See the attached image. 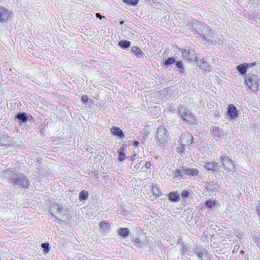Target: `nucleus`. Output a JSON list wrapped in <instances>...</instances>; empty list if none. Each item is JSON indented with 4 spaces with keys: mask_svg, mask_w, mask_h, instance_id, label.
<instances>
[{
    "mask_svg": "<svg viewBox=\"0 0 260 260\" xmlns=\"http://www.w3.org/2000/svg\"><path fill=\"white\" fill-rule=\"evenodd\" d=\"M258 77L255 74H248L244 76V83L253 92L258 89Z\"/></svg>",
    "mask_w": 260,
    "mask_h": 260,
    "instance_id": "nucleus-1",
    "label": "nucleus"
},
{
    "mask_svg": "<svg viewBox=\"0 0 260 260\" xmlns=\"http://www.w3.org/2000/svg\"><path fill=\"white\" fill-rule=\"evenodd\" d=\"M178 112L180 117L184 122H188L189 124H195L197 122L196 116L187 109L181 108Z\"/></svg>",
    "mask_w": 260,
    "mask_h": 260,
    "instance_id": "nucleus-2",
    "label": "nucleus"
},
{
    "mask_svg": "<svg viewBox=\"0 0 260 260\" xmlns=\"http://www.w3.org/2000/svg\"><path fill=\"white\" fill-rule=\"evenodd\" d=\"M220 159L224 169L228 172H234L236 165L234 161L228 156H222Z\"/></svg>",
    "mask_w": 260,
    "mask_h": 260,
    "instance_id": "nucleus-3",
    "label": "nucleus"
},
{
    "mask_svg": "<svg viewBox=\"0 0 260 260\" xmlns=\"http://www.w3.org/2000/svg\"><path fill=\"white\" fill-rule=\"evenodd\" d=\"M14 184L21 186L23 188H28L29 182L28 178L23 174H16L12 178Z\"/></svg>",
    "mask_w": 260,
    "mask_h": 260,
    "instance_id": "nucleus-4",
    "label": "nucleus"
},
{
    "mask_svg": "<svg viewBox=\"0 0 260 260\" xmlns=\"http://www.w3.org/2000/svg\"><path fill=\"white\" fill-rule=\"evenodd\" d=\"M193 136L189 132H185L179 137L178 142L179 145L188 146L193 142Z\"/></svg>",
    "mask_w": 260,
    "mask_h": 260,
    "instance_id": "nucleus-5",
    "label": "nucleus"
},
{
    "mask_svg": "<svg viewBox=\"0 0 260 260\" xmlns=\"http://www.w3.org/2000/svg\"><path fill=\"white\" fill-rule=\"evenodd\" d=\"M13 13L7 9L0 6V22L7 23L11 20Z\"/></svg>",
    "mask_w": 260,
    "mask_h": 260,
    "instance_id": "nucleus-6",
    "label": "nucleus"
},
{
    "mask_svg": "<svg viewBox=\"0 0 260 260\" xmlns=\"http://www.w3.org/2000/svg\"><path fill=\"white\" fill-rule=\"evenodd\" d=\"M168 138V131L165 127H159L157 129L156 138L161 143H164Z\"/></svg>",
    "mask_w": 260,
    "mask_h": 260,
    "instance_id": "nucleus-7",
    "label": "nucleus"
},
{
    "mask_svg": "<svg viewBox=\"0 0 260 260\" xmlns=\"http://www.w3.org/2000/svg\"><path fill=\"white\" fill-rule=\"evenodd\" d=\"M205 169L208 172L214 173L219 169L218 164L214 161H207L205 164Z\"/></svg>",
    "mask_w": 260,
    "mask_h": 260,
    "instance_id": "nucleus-8",
    "label": "nucleus"
},
{
    "mask_svg": "<svg viewBox=\"0 0 260 260\" xmlns=\"http://www.w3.org/2000/svg\"><path fill=\"white\" fill-rule=\"evenodd\" d=\"M238 111L236 107L232 104L229 105L227 110V115L231 119H236L238 116Z\"/></svg>",
    "mask_w": 260,
    "mask_h": 260,
    "instance_id": "nucleus-9",
    "label": "nucleus"
},
{
    "mask_svg": "<svg viewBox=\"0 0 260 260\" xmlns=\"http://www.w3.org/2000/svg\"><path fill=\"white\" fill-rule=\"evenodd\" d=\"M253 65H254V63H244L237 66L236 67V70L238 71L240 75H243L247 73V70L250 67Z\"/></svg>",
    "mask_w": 260,
    "mask_h": 260,
    "instance_id": "nucleus-10",
    "label": "nucleus"
},
{
    "mask_svg": "<svg viewBox=\"0 0 260 260\" xmlns=\"http://www.w3.org/2000/svg\"><path fill=\"white\" fill-rule=\"evenodd\" d=\"M211 133L216 141H219L222 136V130L219 127L214 126L211 128Z\"/></svg>",
    "mask_w": 260,
    "mask_h": 260,
    "instance_id": "nucleus-11",
    "label": "nucleus"
},
{
    "mask_svg": "<svg viewBox=\"0 0 260 260\" xmlns=\"http://www.w3.org/2000/svg\"><path fill=\"white\" fill-rule=\"evenodd\" d=\"M110 132L112 135L119 138H124V134L122 130L118 127L113 126L110 128Z\"/></svg>",
    "mask_w": 260,
    "mask_h": 260,
    "instance_id": "nucleus-12",
    "label": "nucleus"
},
{
    "mask_svg": "<svg viewBox=\"0 0 260 260\" xmlns=\"http://www.w3.org/2000/svg\"><path fill=\"white\" fill-rule=\"evenodd\" d=\"M169 200L173 202H177L179 200V196L177 191L170 192L168 195Z\"/></svg>",
    "mask_w": 260,
    "mask_h": 260,
    "instance_id": "nucleus-13",
    "label": "nucleus"
},
{
    "mask_svg": "<svg viewBox=\"0 0 260 260\" xmlns=\"http://www.w3.org/2000/svg\"><path fill=\"white\" fill-rule=\"evenodd\" d=\"M131 50L137 57H142L144 55V52L138 47L134 46L132 48Z\"/></svg>",
    "mask_w": 260,
    "mask_h": 260,
    "instance_id": "nucleus-14",
    "label": "nucleus"
},
{
    "mask_svg": "<svg viewBox=\"0 0 260 260\" xmlns=\"http://www.w3.org/2000/svg\"><path fill=\"white\" fill-rule=\"evenodd\" d=\"M185 172L186 176L190 175L192 176H197L199 174V171L197 169H189L188 168H185Z\"/></svg>",
    "mask_w": 260,
    "mask_h": 260,
    "instance_id": "nucleus-15",
    "label": "nucleus"
},
{
    "mask_svg": "<svg viewBox=\"0 0 260 260\" xmlns=\"http://www.w3.org/2000/svg\"><path fill=\"white\" fill-rule=\"evenodd\" d=\"M118 233L120 236L126 238L129 235V230L127 228H120L118 230Z\"/></svg>",
    "mask_w": 260,
    "mask_h": 260,
    "instance_id": "nucleus-16",
    "label": "nucleus"
},
{
    "mask_svg": "<svg viewBox=\"0 0 260 260\" xmlns=\"http://www.w3.org/2000/svg\"><path fill=\"white\" fill-rule=\"evenodd\" d=\"M176 176L179 177L180 178H186L184 167H182L181 168L177 170Z\"/></svg>",
    "mask_w": 260,
    "mask_h": 260,
    "instance_id": "nucleus-17",
    "label": "nucleus"
},
{
    "mask_svg": "<svg viewBox=\"0 0 260 260\" xmlns=\"http://www.w3.org/2000/svg\"><path fill=\"white\" fill-rule=\"evenodd\" d=\"M88 192L86 190H82L80 192L79 199L80 201H82L88 199Z\"/></svg>",
    "mask_w": 260,
    "mask_h": 260,
    "instance_id": "nucleus-18",
    "label": "nucleus"
},
{
    "mask_svg": "<svg viewBox=\"0 0 260 260\" xmlns=\"http://www.w3.org/2000/svg\"><path fill=\"white\" fill-rule=\"evenodd\" d=\"M109 228V225L107 222L106 221H103L101 222L99 224V228L100 231H102L103 232H105L108 230Z\"/></svg>",
    "mask_w": 260,
    "mask_h": 260,
    "instance_id": "nucleus-19",
    "label": "nucleus"
},
{
    "mask_svg": "<svg viewBox=\"0 0 260 260\" xmlns=\"http://www.w3.org/2000/svg\"><path fill=\"white\" fill-rule=\"evenodd\" d=\"M152 194L155 196V197H158L161 196V192L159 190V189L156 186H153L152 187L151 189Z\"/></svg>",
    "mask_w": 260,
    "mask_h": 260,
    "instance_id": "nucleus-20",
    "label": "nucleus"
},
{
    "mask_svg": "<svg viewBox=\"0 0 260 260\" xmlns=\"http://www.w3.org/2000/svg\"><path fill=\"white\" fill-rule=\"evenodd\" d=\"M218 204V203L217 201H216L214 200H207L205 202V205L207 207L209 208H211L213 207L216 206Z\"/></svg>",
    "mask_w": 260,
    "mask_h": 260,
    "instance_id": "nucleus-21",
    "label": "nucleus"
},
{
    "mask_svg": "<svg viewBox=\"0 0 260 260\" xmlns=\"http://www.w3.org/2000/svg\"><path fill=\"white\" fill-rule=\"evenodd\" d=\"M124 150V147H121L119 150L118 151V159L120 161L124 160L126 158V155L124 152H123Z\"/></svg>",
    "mask_w": 260,
    "mask_h": 260,
    "instance_id": "nucleus-22",
    "label": "nucleus"
},
{
    "mask_svg": "<svg viewBox=\"0 0 260 260\" xmlns=\"http://www.w3.org/2000/svg\"><path fill=\"white\" fill-rule=\"evenodd\" d=\"M119 46L122 48H127L131 46V42L127 40L120 41L119 42Z\"/></svg>",
    "mask_w": 260,
    "mask_h": 260,
    "instance_id": "nucleus-23",
    "label": "nucleus"
},
{
    "mask_svg": "<svg viewBox=\"0 0 260 260\" xmlns=\"http://www.w3.org/2000/svg\"><path fill=\"white\" fill-rule=\"evenodd\" d=\"M16 117L18 119L21 120L23 122H25L27 119V115L24 112L18 113Z\"/></svg>",
    "mask_w": 260,
    "mask_h": 260,
    "instance_id": "nucleus-24",
    "label": "nucleus"
},
{
    "mask_svg": "<svg viewBox=\"0 0 260 260\" xmlns=\"http://www.w3.org/2000/svg\"><path fill=\"white\" fill-rule=\"evenodd\" d=\"M123 2L129 6H137L139 2V0H122Z\"/></svg>",
    "mask_w": 260,
    "mask_h": 260,
    "instance_id": "nucleus-25",
    "label": "nucleus"
},
{
    "mask_svg": "<svg viewBox=\"0 0 260 260\" xmlns=\"http://www.w3.org/2000/svg\"><path fill=\"white\" fill-rule=\"evenodd\" d=\"M175 62V59L173 57H169L167 59H166L164 62V66L166 67L168 66L170 64H173Z\"/></svg>",
    "mask_w": 260,
    "mask_h": 260,
    "instance_id": "nucleus-26",
    "label": "nucleus"
},
{
    "mask_svg": "<svg viewBox=\"0 0 260 260\" xmlns=\"http://www.w3.org/2000/svg\"><path fill=\"white\" fill-rule=\"evenodd\" d=\"M41 247L44 249V253H48L49 251V244L48 243H43L41 244Z\"/></svg>",
    "mask_w": 260,
    "mask_h": 260,
    "instance_id": "nucleus-27",
    "label": "nucleus"
},
{
    "mask_svg": "<svg viewBox=\"0 0 260 260\" xmlns=\"http://www.w3.org/2000/svg\"><path fill=\"white\" fill-rule=\"evenodd\" d=\"M187 146L186 145H179V146L176 148L177 152L181 154L184 152L185 150V147Z\"/></svg>",
    "mask_w": 260,
    "mask_h": 260,
    "instance_id": "nucleus-28",
    "label": "nucleus"
},
{
    "mask_svg": "<svg viewBox=\"0 0 260 260\" xmlns=\"http://www.w3.org/2000/svg\"><path fill=\"white\" fill-rule=\"evenodd\" d=\"M181 196L183 199H186L189 197L190 193L188 190H184L181 192Z\"/></svg>",
    "mask_w": 260,
    "mask_h": 260,
    "instance_id": "nucleus-29",
    "label": "nucleus"
},
{
    "mask_svg": "<svg viewBox=\"0 0 260 260\" xmlns=\"http://www.w3.org/2000/svg\"><path fill=\"white\" fill-rule=\"evenodd\" d=\"M176 67L178 69H182L183 70L180 71V72L181 73L183 72V70H184V69H183V64L182 62L181 61H178L176 62Z\"/></svg>",
    "mask_w": 260,
    "mask_h": 260,
    "instance_id": "nucleus-30",
    "label": "nucleus"
},
{
    "mask_svg": "<svg viewBox=\"0 0 260 260\" xmlns=\"http://www.w3.org/2000/svg\"><path fill=\"white\" fill-rule=\"evenodd\" d=\"M88 100V96L87 95L84 94L81 96V101L84 104L87 103Z\"/></svg>",
    "mask_w": 260,
    "mask_h": 260,
    "instance_id": "nucleus-31",
    "label": "nucleus"
},
{
    "mask_svg": "<svg viewBox=\"0 0 260 260\" xmlns=\"http://www.w3.org/2000/svg\"><path fill=\"white\" fill-rule=\"evenodd\" d=\"M141 161L140 162H138V163H137L135 166H134V169H135V171L137 172H138L139 170L140 169V167H141Z\"/></svg>",
    "mask_w": 260,
    "mask_h": 260,
    "instance_id": "nucleus-32",
    "label": "nucleus"
},
{
    "mask_svg": "<svg viewBox=\"0 0 260 260\" xmlns=\"http://www.w3.org/2000/svg\"><path fill=\"white\" fill-rule=\"evenodd\" d=\"M137 156V154L135 152L132 154V155L130 156V159L132 161H134Z\"/></svg>",
    "mask_w": 260,
    "mask_h": 260,
    "instance_id": "nucleus-33",
    "label": "nucleus"
},
{
    "mask_svg": "<svg viewBox=\"0 0 260 260\" xmlns=\"http://www.w3.org/2000/svg\"><path fill=\"white\" fill-rule=\"evenodd\" d=\"M151 166V162H150V161H147L146 162V163L145 164V167L146 169H149Z\"/></svg>",
    "mask_w": 260,
    "mask_h": 260,
    "instance_id": "nucleus-34",
    "label": "nucleus"
},
{
    "mask_svg": "<svg viewBox=\"0 0 260 260\" xmlns=\"http://www.w3.org/2000/svg\"><path fill=\"white\" fill-rule=\"evenodd\" d=\"M256 212L258 217L260 219V204L256 207Z\"/></svg>",
    "mask_w": 260,
    "mask_h": 260,
    "instance_id": "nucleus-35",
    "label": "nucleus"
},
{
    "mask_svg": "<svg viewBox=\"0 0 260 260\" xmlns=\"http://www.w3.org/2000/svg\"><path fill=\"white\" fill-rule=\"evenodd\" d=\"M140 240L139 239V238L138 237H137L135 239H134V242L136 244H138L140 243Z\"/></svg>",
    "mask_w": 260,
    "mask_h": 260,
    "instance_id": "nucleus-36",
    "label": "nucleus"
},
{
    "mask_svg": "<svg viewBox=\"0 0 260 260\" xmlns=\"http://www.w3.org/2000/svg\"><path fill=\"white\" fill-rule=\"evenodd\" d=\"M96 17L99 18V19H102L103 18H104V17H103L101 15H100V14L99 13H96Z\"/></svg>",
    "mask_w": 260,
    "mask_h": 260,
    "instance_id": "nucleus-37",
    "label": "nucleus"
},
{
    "mask_svg": "<svg viewBox=\"0 0 260 260\" xmlns=\"http://www.w3.org/2000/svg\"><path fill=\"white\" fill-rule=\"evenodd\" d=\"M133 145L138 146L139 145V142L137 141H134L133 143Z\"/></svg>",
    "mask_w": 260,
    "mask_h": 260,
    "instance_id": "nucleus-38",
    "label": "nucleus"
},
{
    "mask_svg": "<svg viewBox=\"0 0 260 260\" xmlns=\"http://www.w3.org/2000/svg\"><path fill=\"white\" fill-rule=\"evenodd\" d=\"M240 253L243 254L244 253V251L243 250H241Z\"/></svg>",
    "mask_w": 260,
    "mask_h": 260,
    "instance_id": "nucleus-39",
    "label": "nucleus"
}]
</instances>
